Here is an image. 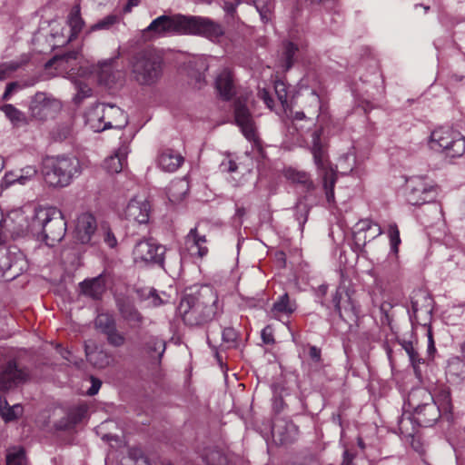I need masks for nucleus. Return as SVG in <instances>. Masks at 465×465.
I'll return each mask as SVG.
<instances>
[{"label":"nucleus","mask_w":465,"mask_h":465,"mask_svg":"<svg viewBox=\"0 0 465 465\" xmlns=\"http://www.w3.org/2000/svg\"><path fill=\"white\" fill-rule=\"evenodd\" d=\"M178 311L186 325L203 326L214 320L222 309L215 291L210 286H202L182 299Z\"/></svg>","instance_id":"nucleus-1"},{"label":"nucleus","mask_w":465,"mask_h":465,"mask_svg":"<svg viewBox=\"0 0 465 465\" xmlns=\"http://www.w3.org/2000/svg\"><path fill=\"white\" fill-rule=\"evenodd\" d=\"M40 172L49 187L63 188L81 173V165L75 157L46 156L42 161Z\"/></svg>","instance_id":"nucleus-2"},{"label":"nucleus","mask_w":465,"mask_h":465,"mask_svg":"<svg viewBox=\"0 0 465 465\" xmlns=\"http://www.w3.org/2000/svg\"><path fill=\"white\" fill-rule=\"evenodd\" d=\"M30 227L50 247L60 242L66 232V222L63 213L54 207L35 209Z\"/></svg>","instance_id":"nucleus-3"},{"label":"nucleus","mask_w":465,"mask_h":465,"mask_svg":"<svg viewBox=\"0 0 465 465\" xmlns=\"http://www.w3.org/2000/svg\"><path fill=\"white\" fill-rule=\"evenodd\" d=\"M131 78L140 85L152 86L163 75V57L153 49H143L129 60Z\"/></svg>","instance_id":"nucleus-4"},{"label":"nucleus","mask_w":465,"mask_h":465,"mask_svg":"<svg viewBox=\"0 0 465 465\" xmlns=\"http://www.w3.org/2000/svg\"><path fill=\"white\" fill-rule=\"evenodd\" d=\"M322 128H319L312 133L311 153H312L318 174L322 180V186L325 191L326 199L328 203H331L334 202L333 189L337 180V175L329 161L325 145L322 142Z\"/></svg>","instance_id":"nucleus-5"},{"label":"nucleus","mask_w":465,"mask_h":465,"mask_svg":"<svg viewBox=\"0 0 465 465\" xmlns=\"http://www.w3.org/2000/svg\"><path fill=\"white\" fill-rule=\"evenodd\" d=\"M408 403L414 408L413 420L419 426H433L441 416L434 402V397L425 389L413 391L409 396Z\"/></svg>","instance_id":"nucleus-6"},{"label":"nucleus","mask_w":465,"mask_h":465,"mask_svg":"<svg viewBox=\"0 0 465 465\" xmlns=\"http://www.w3.org/2000/svg\"><path fill=\"white\" fill-rule=\"evenodd\" d=\"M86 116L98 131L122 129L128 124L127 114L114 104H96L88 110Z\"/></svg>","instance_id":"nucleus-7"},{"label":"nucleus","mask_w":465,"mask_h":465,"mask_svg":"<svg viewBox=\"0 0 465 465\" xmlns=\"http://www.w3.org/2000/svg\"><path fill=\"white\" fill-rule=\"evenodd\" d=\"M430 146L433 150H442L447 156L460 157L465 152V139L462 134L449 127L435 129L430 136Z\"/></svg>","instance_id":"nucleus-8"},{"label":"nucleus","mask_w":465,"mask_h":465,"mask_svg":"<svg viewBox=\"0 0 465 465\" xmlns=\"http://www.w3.org/2000/svg\"><path fill=\"white\" fill-rule=\"evenodd\" d=\"M183 35H194L211 41L218 40L223 35L222 25L207 17L184 15Z\"/></svg>","instance_id":"nucleus-9"},{"label":"nucleus","mask_w":465,"mask_h":465,"mask_svg":"<svg viewBox=\"0 0 465 465\" xmlns=\"http://www.w3.org/2000/svg\"><path fill=\"white\" fill-rule=\"evenodd\" d=\"M184 15L181 14L173 15H163L153 19L144 29V34H150L153 37H163L171 35H183Z\"/></svg>","instance_id":"nucleus-10"},{"label":"nucleus","mask_w":465,"mask_h":465,"mask_svg":"<svg viewBox=\"0 0 465 465\" xmlns=\"http://www.w3.org/2000/svg\"><path fill=\"white\" fill-rule=\"evenodd\" d=\"M165 247L153 240H141L134 247L133 256L135 263L143 265L163 264Z\"/></svg>","instance_id":"nucleus-11"},{"label":"nucleus","mask_w":465,"mask_h":465,"mask_svg":"<svg viewBox=\"0 0 465 465\" xmlns=\"http://www.w3.org/2000/svg\"><path fill=\"white\" fill-rule=\"evenodd\" d=\"M246 102L247 98L242 95L235 99L233 104L234 119L244 137L256 144L259 143L256 128L252 115L246 105Z\"/></svg>","instance_id":"nucleus-12"},{"label":"nucleus","mask_w":465,"mask_h":465,"mask_svg":"<svg viewBox=\"0 0 465 465\" xmlns=\"http://www.w3.org/2000/svg\"><path fill=\"white\" fill-rule=\"evenodd\" d=\"M435 193L432 187L425 183L419 177L411 178L407 182L406 199L411 205H420L433 202Z\"/></svg>","instance_id":"nucleus-13"},{"label":"nucleus","mask_w":465,"mask_h":465,"mask_svg":"<svg viewBox=\"0 0 465 465\" xmlns=\"http://www.w3.org/2000/svg\"><path fill=\"white\" fill-rule=\"evenodd\" d=\"M28 378V370L19 366L15 360H10L0 372V390L8 391L15 388L25 382Z\"/></svg>","instance_id":"nucleus-14"},{"label":"nucleus","mask_w":465,"mask_h":465,"mask_svg":"<svg viewBox=\"0 0 465 465\" xmlns=\"http://www.w3.org/2000/svg\"><path fill=\"white\" fill-rule=\"evenodd\" d=\"M166 350L165 341L159 336L145 332L141 338L139 351L152 364L159 365Z\"/></svg>","instance_id":"nucleus-15"},{"label":"nucleus","mask_w":465,"mask_h":465,"mask_svg":"<svg viewBox=\"0 0 465 465\" xmlns=\"http://www.w3.org/2000/svg\"><path fill=\"white\" fill-rule=\"evenodd\" d=\"M59 109V101L47 96L45 93H36L32 98L29 106L32 117L40 121L47 119Z\"/></svg>","instance_id":"nucleus-16"},{"label":"nucleus","mask_w":465,"mask_h":465,"mask_svg":"<svg viewBox=\"0 0 465 465\" xmlns=\"http://www.w3.org/2000/svg\"><path fill=\"white\" fill-rule=\"evenodd\" d=\"M382 231L379 224L371 220H361L356 224V230L353 232L354 251L361 252L367 242L381 234Z\"/></svg>","instance_id":"nucleus-17"},{"label":"nucleus","mask_w":465,"mask_h":465,"mask_svg":"<svg viewBox=\"0 0 465 465\" xmlns=\"http://www.w3.org/2000/svg\"><path fill=\"white\" fill-rule=\"evenodd\" d=\"M214 87L223 101H231L236 94V84L232 71L223 68L215 76Z\"/></svg>","instance_id":"nucleus-18"},{"label":"nucleus","mask_w":465,"mask_h":465,"mask_svg":"<svg viewBox=\"0 0 465 465\" xmlns=\"http://www.w3.org/2000/svg\"><path fill=\"white\" fill-rule=\"evenodd\" d=\"M151 205L149 202L142 196H135L130 200L124 209V217L129 221L138 223H146L149 220Z\"/></svg>","instance_id":"nucleus-19"},{"label":"nucleus","mask_w":465,"mask_h":465,"mask_svg":"<svg viewBox=\"0 0 465 465\" xmlns=\"http://www.w3.org/2000/svg\"><path fill=\"white\" fill-rule=\"evenodd\" d=\"M332 303L341 318H343L342 308L349 317H357L360 313L359 307L355 304L349 290L345 286H339L336 289L332 296Z\"/></svg>","instance_id":"nucleus-20"},{"label":"nucleus","mask_w":465,"mask_h":465,"mask_svg":"<svg viewBox=\"0 0 465 465\" xmlns=\"http://www.w3.org/2000/svg\"><path fill=\"white\" fill-rule=\"evenodd\" d=\"M96 231L97 223L93 214L84 213L78 216L75 226V238L78 242L83 244L92 242Z\"/></svg>","instance_id":"nucleus-21"},{"label":"nucleus","mask_w":465,"mask_h":465,"mask_svg":"<svg viewBox=\"0 0 465 465\" xmlns=\"http://www.w3.org/2000/svg\"><path fill=\"white\" fill-rule=\"evenodd\" d=\"M0 270L5 273L9 272L10 278L14 279L19 276L27 269V262L22 252H7L1 253Z\"/></svg>","instance_id":"nucleus-22"},{"label":"nucleus","mask_w":465,"mask_h":465,"mask_svg":"<svg viewBox=\"0 0 465 465\" xmlns=\"http://www.w3.org/2000/svg\"><path fill=\"white\" fill-rule=\"evenodd\" d=\"M272 434L281 444H286L296 439L298 428L292 420L277 419L272 426Z\"/></svg>","instance_id":"nucleus-23"},{"label":"nucleus","mask_w":465,"mask_h":465,"mask_svg":"<svg viewBox=\"0 0 465 465\" xmlns=\"http://www.w3.org/2000/svg\"><path fill=\"white\" fill-rule=\"evenodd\" d=\"M206 242L205 235H200L197 227H194L185 236L184 244L191 255L203 258L208 253Z\"/></svg>","instance_id":"nucleus-24"},{"label":"nucleus","mask_w":465,"mask_h":465,"mask_svg":"<svg viewBox=\"0 0 465 465\" xmlns=\"http://www.w3.org/2000/svg\"><path fill=\"white\" fill-rule=\"evenodd\" d=\"M81 292L93 300H99L105 292V282L103 276L84 280L80 283Z\"/></svg>","instance_id":"nucleus-25"},{"label":"nucleus","mask_w":465,"mask_h":465,"mask_svg":"<svg viewBox=\"0 0 465 465\" xmlns=\"http://www.w3.org/2000/svg\"><path fill=\"white\" fill-rule=\"evenodd\" d=\"M117 307L121 316L124 321L129 322L132 327H139L142 325L143 317L129 301L119 299L117 301Z\"/></svg>","instance_id":"nucleus-26"},{"label":"nucleus","mask_w":465,"mask_h":465,"mask_svg":"<svg viewBox=\"0 0 465 465\" xmlns=\"http://www.w3.org/2000/svg\"><path fill=\"white\" fill-rule=\"evenodd\" d=\"M184 159L181 153L172 149L163 151L158 156L159 167L169 173L175 172L183 163Z\"/></svg>","instance_id":"nucleus-27"},{"label":"nucleus","mask_w":465,"mask_h":465,"mask_svg":"<svg viewBox=\"0 0 465 465\" xmlns=\"http://www.w3.org/2000/svg\"><path fill=\"white\" fill-rule=\"evenodd\" d=\"M114 59H109L98 63L95 73L97 74L98 82L101 84L111 86L116 82L119 72L114 71Z\"/></svg>","instance_id":"nucleus-28"},{"label":"nucleus","mask_w":465,"mask_h":465,"mask_svg":"<svg viewBox=\"0 0 465 465\" xmlns=\"http://www.w3.org/2000/svg\"><path fill=\"white\" fill-rule=\"evenodd\" d=\"M446 376L451 383H461L465 381V361L459 357L449 360L446 368Z\"/></svg>","instance_id":"nucleus-29"},{"label":"nucleus","mask_w":465,"mask_h":465,"mask_svg":"<svg viewBox=\"0 0 465 465\" xmlns=\"http://www.w3.org/2000/svg\"><path fill=\"white\" fill-rule=\"evenodd\" d=\"M296 309V302L290 299L288 293H283L282 295L279 296L272 304L271 313L274 318H278L282 315L289 316L293 313Z\"/></svg>","instance_id":"nucleus-30"},{"label":"nucleus","mask_w":465,"mask_h":465,"mask_svg":"<svg viewBox=\"0 0 465 465\" xmlns=\"http://www.w3.org/2000/svg\"><path fill=\"white\" fill-rule=\"evenodd\" d=\"M127 153V146H123L119 148L114 155H112L105 159L104 163L105 170L110 173H120L123 170L124 164L126 162Z\"/></svg>","instance_id":"nucleus-31"},{"label":"nucleus","mask_w":465,"mask_h":465,"mask_svg":"<svg viewBox=\"0 0 465 465\" xmlns=\"http://www.w3.org/2000/svg\"><path fill=\"white\" fill-rule=\"evenodd\" d=\"M401 347L404 349L406 353L409 356L410 361L411 363V366L414 371L415 376L420 380L422 377V371L420 369V364L425 363V360L421 357H420L419 352L417 349L415 348L414 344L411 341H403L401 342Z\"/></svg>","instance_id":"nucleus-32"},{"label":"nucleus","mask_w":465,"mask_h":465,"mask_svg":"<svg viewBox=\"0 0 465 465\" xmlns=\"http://www.w3.org/2000/svg\"><path fill=\"white\" fill-rule=\"evenodd\" d=\"M434 402L439 408L440 414L450 418L452 413V402L450 391L448 388H441L439 390L436 397H434Z\"/></svg>","instance_id":"nucleus-33"},{"label":"nucleus","mask_w":465,"mask_h":465,"mask_svg":"<svg viewBox=\"0 0 465 465\" xmlns=\"http://www.w3.org/2000/svg\"><path fill=\"white\" fill-rule=\"evenodd\" d=\"M85 354L87 361L99 369L108 367L113 361V356L104 350L86 351Z\"/></svg>","instance_id":"nucleus-34"},{"label":"nucleus","mask_w":465,"mask_h":465,"mask_svg":"<svg viewBox=\"0 0 465 465\" xmlns=\"http://www.w3.org/2000/svg\"><path fill=\"white\" fill-rule=\"evenodd\" d=\"M67 23L71 31L69 41H73L78 36L84 25V22L80 15V6L78 5L72 8L68 15Z\"/></svg>","instance_id":"nucleus-35"},{"label":"nucleus","mask_w":465,"mask_h":465,"mask_svg":"<svg viewBox=\"0 0 465 465\" xmlns=\"http://www.w3.org/2000/svg\"><path fill=\"white\" fill-rule=\"evenodd\" d=\"M86 413L87 407L85 405H79L69 411L66 422L63 423L61 420L58 427L64 430L71 429L81 422L86 416Z\"/></svg>","instance_id":"nucleus-36"},{"label":"nucleus","mask_w":465,"mask_h":465,"mask_svg":"<svg viewBox=\"0 0 465 465\" xmlns=\"http://www.w3.org/2000/svg\"><path fill=\"white\" fill-rule=\"evenodd\" d=\"M23 413V407L20 404L9 406L5 399L0 398V415L5 422L16 420Z\"/></svg>","instance_id":"nucleus-37"},{"label":"nucleus","mask_w":465,"mask_h":465,"mask_svg":"<svg viewBox=\"0 0 465 465\" xmlns=\"http://www.w3.org/2000/svg\"><path fill=\"white\" fill-rule=\"evenodd\" d=\"M6 465H27L25 451L20 446H13L6 450Z\"/></svg>","instance_id":"nucleus-38"},{"label":"nucleus","mask_w":465,"mask_h":465,"mask_svg":"<svg viewBox=\"0 0 465 465\" xmlns=\"http://www.w3.org/2000/svg\"><path fill=\"white\" fill-rule=\"evenodd\" d=\"M37 171L34 166H26L20 171V174L14 175L13 173H7L5 176L6 183H13L17 182L20 184H25L31 181L36 175Z\"/></svg>","instance_id":"nucleus-39"},{"label":"nucleus","mask_w":465,"mask_h":465,"mask_svg":"<svg viewBox=\"0 0 465 465\" xmlns=\"http://www.w3.org/2000/svg\"><path fill=\"white\" fill-rule=\"evenodd\" d=\"M292 125L298 133L302 134L305 129H309L314 123L309 117H306L303 111L291 112Z\"/></svg>","instance_id":"nucleus-40"},{"label":"nucleus","mask_w":465,"mask_h":465,"mask_svg":"<svg viewBox=\"0 0 465 465\" xmlns=\"http://www.w3.org/2000/svg\"><path fill=\"white\" fill-rule=\"evenodd\" d=\"M252 3L264 24L272 20L274 8L272 0H252Z\"/></svg>","instance_id":"nucleus-41"},{"label":"nucleus","mask_w":465,"mask_h":465,"mask_svg":"<svg viewBox=\"0 0 465 465\" xmlns=\"http://www.w3.org/2000/svg\"><path fill=\"white\" fill-rule=\"evenodd\" d=\"M285 176L292 183L302 184L307 190H310L313 187V183L311 181L310 175L305 172L290 168L286 171Z\"/></svg>","instance_id":"nucleus-42"},{"label":"nucleus","mask_w":465,"mask_h":465,"mask_svg":"<svg viewBox=\"0 0 465 465\" xmlns=\"http://www.w3.org/2000/svg\"><path fill=\"white\" fill-rule=\"evenodd\" d=\"M3 111L7 118L16 126H24L28 124L25 114L13 104H5Z\"/></svg>","instance_id":"nucleus-43"},{"label":"nucleus","mask_w":465,"mask_h":465,"mask_svg":"<svg viewBox=\"0 0 465 465\" xmlns=\"http://www.w3.org/2000/svg\"><path fill=\"white\" fill-rule=\"evenodd\" d=\"M203 460L207 465H232L228 457L216 449L208 450L204 454Z\"/></svg>","instance_id":"nucleus-44"},{"label":"nucleus","mask_w":465,"mask_h":465,"mask_svg":"<svg viewBox=\"0 0 465 465\" xmlns=\"http://www.w3.org/2000/svg\"><path fill=\"white\" fill-rule=\"evenodd\" d=\"M356 157L353 153L348 152L342 154L337 163V168L340 169L341 174H349L351 173L355 166Z\"/></svg>","instance_id":"nucleus-45"},{"label":"nucleus","mask_w":465,"mask_h":465,"mask_svg":"<svg viewBox=\"0 0 465 465\" xmlns=\"http://www.w3.org/2000/svg\"><path fill=\"white\" fill-rule=\"evenodd\" d=\"M95 327L105 334L116 327L114 317L107 313L99 314L94 322Z\"/></svg>","instance_id":"nucleus-46"},{"label":"nucleus","mask_w":465,"mask_h":465,"mask_svg":"<svg viewBox=\"0 0 465 465\" xmlns=\"http://www.w3.org/2000/svg\"><path fill=\"white\" fill-rule=\"evenodd\" d=\"M187 191V185L183 181H176L172 183L168 188V197L172 202H178L183 199V196Z\"/></svg>","instance_id":"nucleus-47"},{"label":"nucleus","mask_w":465,"mask_h":465,"mask_svg":"<svg viewBox=\"0 0 465 465\" xmlns=\"http://www.w3.org/2000/svg\"><path fill=\"white\" fill-rule=\"evenodd\" d=\"M298 51V47L292 42H287L284 45V51L282 54V59L284 61V68L285 70H289L294 63V55Z\"/></svg>","instance_id":"nucleus-48"},{"label":"nucleus","mask_w":465,"mask_h":465,"mask_svg":"<svg viewBox=\"0 0 465 465\" xmlns=\"http://www.w3.org/2000/svg\"><path fill=\"white\" fill-rule=\"evenodd\" d=\"M309 207L305 203L299 202L295 206V219L299 223L300 230H303V226L308 220Z\"/></svg>","instance_id":"nucleus-49"},{"label":"nucleus","mask_w":465,"mask_h":465,"mask_svg":"<svg viewBox=\"0 0 465 465\" xmlns=\"http://www.w3.org/2000/svg\"><path fill=\"white\" fill-rule=\"evenodd\" d=\"M104 335L106 336L107 342L113 347H122L126 341L124 334L120 332L116 327Z\"/></svg>","instance_id":"nucleus-50"},{"label":"nucleus","mask_w":465,"mask_h":465,"mask_svg":"<svg viewBox=\"0 0 465 465\" xmlns=\"http://www.w3.org/2000/svg\"><path fill=\"white\" fill-rule=\"evenodd\" d=\"M308 100V114L319 115L321 110V98L315 91H311L307 95Z\"/></svg>","instance_id":"nucleus-51"},{"label":"nucleus","mask_w":465,"mask_h":465,"mask_svg":"<svg viewBox=\"0 0 465 465\" xmlns=\"http://www.w3.org/2000/svg\"><path fill=\"white\" fill-rule=\"evenodd\" d=\"M98 232L104 243H106L110 248H114L117 245V239L106 223L102 224Z\"/></svg>","instance_id":"nucleus-52"},{"label":"nucleus","mask_w":465,"mask_h":465,"mask_svg":"<svg viewBox=\"0 0 465 465\" xmlns=\"http://www.w3.org/2000/svg\"><path fill=\"white\" fill-rule=\"evenodd\" d=\"M119 21V18L116 15H109L94 24L92 26V30H107L110 27H112L114 25H115Z\"/></svg>","instance_id":"nucleus-53"},{"label":"nucleus","mask_w":465,"mask_h":465,"mask_svg":"<svg viewBox=\"0 0 465 465\" xmlns=\"http://www.w3.org/2000/svg\"><path fill=\"white\" fill-rule=\"evenodd\" d=\"M388 233L392 252H397L399 244L401 243L400 231L395 223L390 224Z\"/></svg>","instance_id":"nucleus-54"},{"label":"nucleus","mask_w":465,"mask_h":465,"mask_svg":"<svg viewBox=\"0 0 465 465\" xmlns=\"http://www.w3.org/2000/svg\"><path fill=\"white\" fill-rule=\"evenodd\" d=\"M242 4V0H234V1H224L223 5V9L226 14V18L228 20H235L237 17L236 8L239 5Z\"/></svg>","instance_id":"nucleus-55"},{"label":"nucleus","mask_w":465,"mask_h":465,"mask_svg":"<svg viewBox=\"0 0 465 465\" xmlns=\"http://www.w3.org/2000/svg\"><path fill=\"white\" fill-rule=\"evenodd\" d=\"M77 94L74 96V101L80 103L84 98L92 95V89L88 84L79 82L76 84Z\"/></svg>","instance_id":"nucleus-56"},{"label":"nucleus","mask_w":465,"mask_h":465,"mask_svg":"<svg viewBox=\"0 0 465 465\" xmlns=\"http://www.w3.org/2000/svg\"><path fill=\"white\" fill-rule=\"evenodd\" d=\"M238 334L237 331L233 328H224L222 332V339L224 343L228 345V347L234 346Z\"/></svg>","instance_id":"nucleus-57"},{"label":"nucleus","mask_w":465,"mask_h":465,"mask_svg":"<svg viewBox=\"0 0 465 465\" xmlns=\"http://www.w3.org/2000/svg\"><path fill=\"white\" fill-rule=\"evenodd\" d=\"M274 91H275L278 100L281 102L282 105L283 107H285V105L287 104V96H288L285 84L281 81L275 82Z\"/></svg>","instance_id":"nucleus-58"},{"label":"nucleus","mask_w":465,"mask_h":465,"mask_svg":"<svg viewBox=\"0 0 465 465\" xmlns=\"http://www.w3.org/2000/svg\"><path fill=\"white\" fill-rule=\"evenodd\" d=\"M78 54L79 53L77 51H70V52H67L62 55H56L54 56L52 60L49 61L48 64H52L53 62H55V61H65V62H69L71 60H76L77 57H78Z\"/></svg>","instance_id":"nucleus-59"},{"label":"nucleus","mask_w":465,"mask_h":465,"mask_svg":"<svg viewBox=\"0 0 465 465\" xmlns=\"http://www.w3.org/2000/svg\"><path fill=\"white\" fill-rule=\"evenodd\" d=\"M309 356H310L311 361L314 364H316V366H319L322 363V352L318 347H316L314 345L310 346Z\"/></svg>","instance_id":"nucleus-60"},{"label":"nucleus","mask_w":465,"mask_h":465,"mask_svg":"<svg viewBox=\"0 0 465 465\" xmlns=\"http://www.w3.org/2000/svg\"><path fill=\"white\" fill-rule=\"evenodd\" d=\"M262 340L265 344L274 343L272 329L270 326H266L262 330Z\"/></svg>","instance_id":"nucleus-61"},{"label":"nucleus","mask_w":465,"mask_h":465,"mask_svg":"<svg viewBox=\"0 0 465 465\" xmlns=\"http://www.w3.org/2000/svg\"><path fill=\"white\" fill-rule=\"evenodd\" d=\"M258 97L262 99L268 108L272 109L273 107V100L266 89H260L258 92Z\"/></svg>","instance_id":"nucleus-62"},{"label":"nucleus","mask_w":465,"mask_h":465,"mask_svg":"<svg viewBox=\"0 0 465 465\" xmlns=\"http://www.w3.org/2000/svg\"><path fill=\"white\" fill-rule=\"evenodd\" d=\"M220 168L223 172L233 173L237 170L238 166L234 161L226 160L221 163Z\"/></svg>","instance_id":"nucleus-63"},{"label":"nucleus","mask_w":465,"mask_h":465,"mask_svg":"<svg viewBox=\"0 0 465 465\" xmlns=\"http://www.w3.org/2000/svg\"><path fill=\"white\" fill-rule=\"evenodd\" d=\"M91 381L92 386L88 389L87 394L89 396H94L99 391L102 385V381L99 379L94 378L93 376L91 377Z\"/></svg>","instance_id":"nucleus-64"}]
</instances>
